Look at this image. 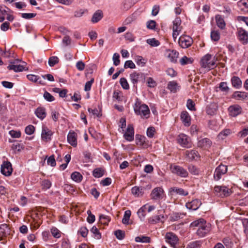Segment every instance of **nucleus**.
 I'll list each match as a JSON object with an SVG mask.
<instances>
[{"mask_svg": "<svg viewBox=\"0 0 248 248\" xmlns=\"http://www.w3.org/2000/svg\"><path fill=\"white\" fill-rule=\"evenodd\" d=\"M190 228L197 229V235L200 237H203L210 232V224L207 223L204 219L201 218L191 222Z\"/></svg>", "mask_w": 248, "mask_h": 248, "instance_id": "f257e3e1", "label": "nucleus"}, {"mask_svg": "<svg viewBox=\"0 0 248 248\" xmlns=\"http://www.w3.org/2000/svg\"><path fill=\"white\" fill-rule=\"evenodd\" d=\"M216 61L215 56L207 54L201 59V65L202 68L209 70L216 66Z\"/></svg>", "mask_w": 248, "mask_h": 248, "instance_id": "f03ea898", "label": "nucleus"}, {"mask_svg": "<svg viewBox=\"0 0 248 248\" xmlns=\"http://www.w3.org/2000/svg\"><path fill=\"white\" fill-rule=\"evenodd\" d=\"M134 109L136 114L139 115L142 118H148L150 115V110L145 104H142L137 101L135 104Z\"/></svg>", "mask_w": 248, "mask_h": 248, "instance_id": "7ed1b4c3", "label": "nucleus"}, {"mask_svg": "<svg viewBox=\"0 0 248 248\" xmlns=\"http://www.w3.org/2000/svg\"><path fill=\"white\" fill-rule=\"evenodd\" d=\"M170 169L172 173L181 177H186L188 176L187 170L180 166L171 164L170 166Z\"/></svg>", "mask_w": 248, "mask_h": 248, "instance_id": "20e7f679", "label": "nucleus"}, {"mask_svg": "<svg viewBox=\"0 0 248 248\" xmlns=\"http://www.w3.org/2000/svg\"><path fill=\"white\" fill-rule=\"evenodd\" d=\"M166 243L169 244L173 248H175L178 244L179 239L178 236L172 232H167L165 235Z\"/></svg>", "mask_w": 248, "mask_h": 248, "instance_id": "39448f33", "label": "nucleus"}, {"mask_svg": "<svg viewBox=\"0 0 248 248\" xmlns=\"http://www.w3.org/2000/svg\"><path fill=\"white\" fill-rule=\"evenodd\" d=\"M232 192V190L226 186H216L214 187V193L218 196L228 197Z\"/></svg>", "mask_w": 248, "mask_h": 248, "instance_id": "423d86ee", "label": "nucleus"}, {"mask_svg": "<svg viewBox=\"0 0 248 248\" xmlns=\"http://www.w3.org/2000/svg\"><path fill=\"white\" fill-rule=\"evenodd\" d=\"M176 140L177 143L182 147L190 148L191 147L190 139L184 134H180L177 136Z\"/></svg>", "mask_w": 248, "mask_h": 248, "instance_id": "0eeeda50", "label": "nucleus"}, {"mask_svg": "<svg viewBox=\"0 0 248 248\" xmlns=\"http://www.w3.org/2000/svg\"><path fill=\"white\" fill-rule=\"evenodd\" d=\"M182 28L181 19L179 18H175L173 22V25L172 27L173 31L172 37L175 40L181 33Z\"/></svg>", "mask_w": 248, "mask_h": 248, "instance_id": "6e6552de", "label": "nucleus"}, {"mask_svg": "<svg viewBox=\"0 0 248 248\" xmlns=\"http://www.w3.org/2000/svg\"><path fill=\"white\" fill-rule=\"evenodd\" d=\"M165 196V192L162 187L154 188L150 194L151 198L153 200L162 199Z\"/></svg>", "mask_w": 248, "mask_h": 248, "instance_id": "1a4fd4ad", "label": "nucleus"}, {"mask_svg": "<svg viewBox=\"0 0 248 248\" xmlns=\"http://www.w3.org/2000/svg\"><path fill=\"white\" fill-rule=\"evenodd\" d=\"M192 42V38L188 35H181L179 39V44L183 48H186L190 46Z\"/></svg>", "mask_w": 248, "mask_h": 248, "instance_id": "9d476101", "label": "nucleus"}, {"mask_svg": "<svg viewBox=\"0 0 248 248\" xmlns=\"http://www.w3.org/2000/svg\"><path fill=\"white\" fill-rule=\"evenodd\" d=\"M242 107L238 104L230 106L228 108L229 114L232 117H236L242 112Z\"/></svg>", "mask_w": 248, "mask_h": 248, "instance_id": "9b49d317", "label": "nucleus"}, {"mask_svg": "<svg viewBox=\"0 0 248 248\" xmlns=\"http://www.w3.org/2000/svg\"><path fill=\"white\" fill-rule=\"evenodd\" d=\"M18 60H16V61L11 62V64L9 65L7 68L9 70H13L16 72H22L23 70H28V69H26V63L25 62H22L21 64H17L16 62H18Z\"/></svg>", "mask_w": 248, "mask_h": 248, "instance_id": "f8f14e48", "label": "nucleus"}, {"mask_svg": "<svg viewBox=\"0 0 248 248\" xmlns=\"http://www.w3.org/2000/svg\"><path fill=\"white\" fill-rule=\"evenodd\" d=\"M53 132L47 127L43 126L41 132V139L45 142H48L51 140Z\"/></svg>", "mask_w": 248, "mask_h": 248, "instance_id": "ddd939ff", "label": "nucleus"}, {"mask_svg": "<svg viewBox=\"0 0 248 248\" xmlns=\"http://www.w3.org/2000/svg\"><path fill=\"white\" fill-rule=\"evenodd\" d=\"M227 171V167L226 165L220 164L216 169L214 173V178L216 180H219L222 175L225 174Z\"/></svg>", "mask_w": 248, "mask_h": 248, "instance_id": "4468645a", "label": "nucleus"}, {"mask_svg": "<svg viewBox=\"0 0 248 248\" xmlns=\"http://www.w3.org/2000/svg\"><path fill=\"white\" fill-rule=\"evenodd\" d=\"M136 143L137 145L141 146L144 149H147L150 146L148 141L144 136L137 135L136 136Z\"/></svg>", "mask_w": 248, "mask_h": 248, "instance_id": "2eb2a0df", "label": "nucleus"}, {"mask_svg": "<svg viewBox=\"0 0 248 248\" xmlns=\"http://www.w3.org/2000/svg\"><path fill=\"white\" fill-rule=\"evenodd\" d=\"M13 169L11 163L9 161H4L1 166V171L5 176H10L12 172Z\"/></svg>", "mask_w": 248, "mask_h": 248, "instance_id": "dca6fc26", "label": "nucleus"}, {"mask_svg": "<svg viewBox=\"0 0 248 248\" xmlns=\"http://www.w3.org/2000/svg\"><path fill=\"white\" fill-rule=\"evenodd\" d=\"M212 145V141L207 138H204L198 141L197 146L204 150H208Z\"/></svg>", "mask_w": 248, "mask_h": 248, "instance_id": "f3484780", "label": "nucleus"}, {"mask_svg": "<svg viewBox=\"0 0 248 248\" xmlns=\"http://www.w3.org/2000/svg\"><path fill=\"white\" fill-rule=\"evenodd\" d=\"M166 57L172 62L175 63L179 56V53L174 50H167L165 53Z\"/></svg>", "mask_w": 248, "mask_h": 248, "instance_id": "a211bd4d", "label": "nucleus"}, {"mask_svg": "<svg viewBox=\"0 0 248 248\" xmlns=\"http://www.w3.org/2000/svg\"><path fill=\"white\" fill-rule=\"evenodd\" d=\"M155 207L154 205H150L148 204H146L142 206L138 211L139 216L140 217H144L145 216V212L147 211L148 213L154 210Z\"/></svg>", "mask_w": 248, "mask_h": 248, "instance_id": "6ab92c4d", "label": "nucleus"}, {"mask_svg": "<svg viewBox=\"0 0 248 248\" xmlns=\"http://www.w3.org/2000/svg\"><path fill=\"white\" fill-rule=\"evenodd\" d=\"M185 155L189 160H197L200 158V155L198 152L194 150L186 151Z\"/></svg>", "mask_w": 248, "mask_h": 248, "instance_id": "aec40b11", "label": "nucleus"}, {"mask_svg": "<svg viewBox=\"0 0 248 248\" xmlns=\"http://www.w3.org/2000/svg\"><path fill=\"white\" fill-rule=\"evenodd\" d=\"M134 127L132 125H128L124 136V139L129 141H131L134 140Z\"/></svg>", "mask_w": 248, "mask_h": 248, "instance_id": "412c9836", "label": "nucleus"}, {"mask_svg": "<svg viewBox=\"0 0 248 248\" xmlns=\"http://www.w3.org/2000/svg\"><path fill=\"white\" fill-rule=\"evenodd\" d=\"M68 143L73 147L77 145V135L74 131H70L67 135Z\"/></svg>", "mask_w": 248, "mask_h": 248, "instance_id": "4be33fe9", "label": "nucleus"}, {"mask_svg": "<svg viewBox=\"0 0 248 248\" xmlns=\"http://www.w3.org/2000/svg\"><path fill=\"white\" fill-rule=\"evenodd\" d=\"M181 119L186 126H189L191 124V118L186 111H183L181 114Z\"/></svg>", "mask_w": 248, "mask_h": 248, "instance_id": "5701e85b", "label": "nucleus"}, {"mask_svg": "<svg viewBox=\"0 0 248 248\" xmlns=\"http://www.w3.org/2000/svg\"><path fill=\"white\" fill-rule=\"evenodd\" d=\"M201 204L199 200L196 199L186 203V207L189 210H196L199 208Z\"/></svg>", "mask_w": 248, "mask_h": 248, "instance_id": "b1692460", "label": "nucleus"}, {"mask_svg": "<svg viewBox=\"0 0 248 248\" xmlns=\"http://www.w3.org/2000/svg\"><path fill=\"white\" fill-rule=\"evenodd\" d=\"M232 97L238 100L248 99V93L245 92L236 91L233 93Z\"/></svg>", "mask_w": 248, "mask_h": 248, "instance_id": "393cba45", "label": "nucleus"}, {"mask_svg": "<svg viewBox=\"0 0 248 248\" xmlns=\"http://www.w3.org/2000/svg\"><path fill=\"white\" fill-rule=\"evenodd\" d=\"M238 36L239 40L243 44H247L248 42V33L245 30L240 29L238 31Z\"/></svg>", "mask_w": 248, "mask_h": 248, "instance_id": "a878e982", "label": "nucleus"}, {"mask_svg": "<svg viewBox=\"0 0 248 248\" xmlns=\"http://www.w3.org/2000/svg\"><path fill=\"white\" fill-rule=\"evenodd\" d=\"M180 87L178 83L174 80L169 82L167 85V88L173 93H175L179 90Z\"/></svg>", "mask_w": 248, "mask_h": 248, "instance_id": "bb28decb", "label": "nucleus"}, {"mask_svg": "<svg viewBox=\"0 0 248 248\" xmlns=\"http://www.w3.org/2000/svg\"><path fill=\"white\" fill-rule=\"evenodd\" d=\"M169 192L171 195L175 194H179L180 195L186 196L188 194V192L185 191L183 189L178 188L177 187H171L169 189Z\"/></svg>", "mask_w": 248, "mask_h": 248, "instance_id": "cd10ccee", "label": "nucleus"}, {"mask_svg": "<svg viewBox=\"0 0 248 248\" xmlns=\"http://www.w3.org/2000/svg\"><path fill=\"white\" fill-rule=\"evenodd\" d=\"M217 106L216 103L209 104L206 108V112L208 115L213 116L216 114Z\"/></svg>", "mask_w": 248, "mask_h": 248, "instance_id": "c85d7f7f", "label": "nucleus"}, {"mask_svg": "<svg viewBox=\"0 0 248 248\" xmlns=\"http://www.w3.org/2000/svg\"><path fill=\"white\" fill-rule=\"evenodd\" d=\"M36 116L41 120L44 119L46 117V111L44 108L39 107L35 111Z\"/></svg>", "mask_w": 248, "mask_h": 248, "instance_id": "c756f323", "label": "nucleus"}, {"mask_svg": "<svg viewBox=\"0 0 248 248\" xmlns=\"http://www.w3.org/2000/svg\"><path fill=\"white\" fill-rule=\"evenodd\" d=\"M8 226L6 224H2L0 225V240H2L3 237H5L8 232Z\"/></svg>", "mask_w": 248, "mask_h": 248, "instance_id": "7c9ffc66", "label": "nucleus"}, {"mask_svg": "<svg viewBox=\"0 0 248 248\" xmlns=\"http://www.w3.org/2000/svg\"><path fill=\"white\" fill-rule=\"evenodd\" d=\"M232 134V131L230 129H225L221 131L218 135V140H223Z\"/></svg>", "mask_w": 248, "mask_h": 248, "instance_id": "2f4dec72", "label": "nucleus"}, {"mask_svg": "<svg viewBox=\"0 0 248 248\" xmlns=\"http://www.w3.org/2000/svg\"><path fill=\"white\" fill-rule=\"evenodd\" d=\"M215 18L217 26L221 29H224L226 24L222 16L219 15H217L216 16Z\"/></svg>", "mask_w": 248, "mask_h": 248, "instance_id": "473e14b6", "label": "nucleus"}, {"mask_svg": "<svg viewBox=\"0 0 248 248\" xmlns=\"http://www.w3.org/2000/svg\"><path fill=\"white\" fill-rule=\"evenodd\" d=\"M27 78L29 80L32 82L38 83L42 85L44 84V81L41 79L40 77H38L37 76L31 74L28 75L27 76Z\"/></svg>", "mask_w": 248, "mask_h": 248, "instance_id": "72a5a7b5", "label": "nucleus"}, {"mask_svg": "<svg viewBox=\"0 0 248 248\" xmlns=\"http://www.w3.org/2000/svg\"><path fill=\"white\" fill-rule=\"evenodd\" d=\"M231 82L232 86L236 89H239L242 86V81L238 77H233L231 79Z\"/></svg>", "mask_w": 248, "mask_h": 248, "instance_id": "f704fd0d", "label": "nucleus"}, {"mask_svg": "<svg viewBox=\"0 0 248 248\" xmlns=\"http://www.w3.org/2000/svg\"><path fill=\"white\" fill-rule=\"evenodd\" d=\"M135 240L138 243H149L151 242V238L146 236L140 235L136 237Z\"/></svg>", "mask_w": 248, "mask_h": 248, "instance_id": "c9c22d12", "label": "nucleus"}, {"mask_svg": "<svg viewBox=\"0 0 248 248\" xmlns=\"http://www.w3.org/2000/svg\"><path fill=\"white\" fill-rule=\"evenodd\" d=\"M130 77L132 83L135 84H137L139 81L140 78H141V75L139 73L134 72L130 74Z\"/></svg>", "mask_w": 248, "mask_h": 248, "instance_id": "e433bc0d", "label": "nucleus"}, {"mask_svg": "<svg viewBox=\"0 0 248 248\" xmlns=\"http://www.w3.org/2000/svg\"><path fill=\"white\" fill-rule=\"evenodd\" d=\"M103 17V13L100 10L97 11L93 15L92 21L93 23L98 22Z\"/></svg>", "mask_w": 248, "mask_h": 248, "instance_id": "4c0bfd02", "label": "nucleus"}, {"mask_svg": "<svg viewBox=\"0 0 248 248\" xmlns=\"http://www.w3.org/2000/svg\"><path fill=\"white\" fill-rule=\"evenodd\" d=\"M241 10L245 13H248V0H241L238 3Z\"/></svg>", "mask_w": 248, "mask_h": 248, "instance_id": "58836bf2", "label": "nucleus"}, {"mask_svg": "<svg viewBox=\"0 0 248 248\" xmlns=\"http://www.w3.org/2000/svg\"><path fill=\"white\" fill-rule=\"evenodd\" d=\"M71 179L76 182L79 183L82 180V175L78 172L75 171L71 175Z\"/></svg>", "mask_w": 248, "mask_h": 248, "instance_id": "ea45409f", "label": "nucleus"}, {"mask_svg": "<svg viewBox=\"0 0 248 248\" xmlns=\"http://www.w3.org/2000/svg\"><path fill=\"white\" fill-rule=\"evenodd\" d=\"M50 232L52 236L55 238H59L62 236V232L55 227H52L50 229Z\"/></svg>", "mask_w": 248, "mask_h": 248, "instance_id": "a19ab883", "label": "nucleus"}, {"mask_svg": "<svg viewBox=\"0 0 248 248\" xmlns=\"http://www.w3.org/2000/svg\"><path fill=\"white\" fill-rule=\"evenodd\" d=\"M132 193L135 197H140L143 195L142 189L140 187L135 186L132 187L131 189Z\"/></svg>", "mask_w": 248, "mask_h": 248, "instance_id": "79ce46f5", "label": "nucleus"}, {"mask_svg": "<svg viewBox=\"0 0 248 248\" xmlns=\"http://www.w3.org/2000/svg\"><path fill=\"white\" fill-rule=\"evenodd\" d=\"M104 170L101 168H96L93 172V175L94 177L99 178L104 174Z\"/></svg>", "mask_w": 248, "mask_h": 248, "instance_id": "37998d69", "label": "nucleus"}, {"mask_svg": "<svg viewBox=\"0 0 248 248\" xmlns=\"http://www.w3.org/2000/svg\"><path fill=\"white\" fill-rule=\"evenodd\" d=\"M193 62V60L191 58H188L186 56H184L180 59V63L182 65L191 64Z\"/></svg>", "mask_w": 248, "mask_h": 248, "instance_id": "c03bdc74", "label": "nucleus"}, {"mask_svg": "<svg viewBox=\"0 0 248 248\" xmlns=\"http://www.w3.org/2000/svg\"><path fill=\"white\" fill-rule=\"evenodd\" d=\"M156 134V130L154 127L150 126L147 129L146 135L149 138H153Z\"/></svg>", "mask_w": 248, "mask_h": 248, "instance_id": "a18cd8bd", "label": "nucleus"}, {"mask_svg": "<svg viewBox=\"0 0 248 248\" xmlns=\"http://www.w3.org/2000/svg\"><path fill=\"white\" fill-rule=\"evenodd\" d=\"M131 214V213L130 210H128L125 211L123 218L122 219V222L124 224H128Z\"/></svg>", "mask_w": 248, "mask_h": 248, "instance_id": "49530a36", "label": "nucleus"}, {"mask_svg": "<svg viewBox=\"0 0 248 248\" xmlns=\"http://www.w3.org/2000/svg\"><path fill=\"white\" fill-rule=\"evenodd\" d=\"M59 62V58L56 56H52L49 58L48 64L50 66H54L56 64L58 63Z\"/></svg>", "mask_w": 248, "mask_h": 248, "instance_id": "de8ad7c7", "label": "nucleus"}, {"mask_svg": "<svg viewBox=\"0 0 248 248\" xmlns=\"http://www.w3.org/2000/svg\"><path fill=\"white\" fill-rule=\"evenodd\" d=\"M99 221L101 224L106 225L109 222L110 218L108 216L102 215L99 217Z\"/></svg>", "mask_w": 248, "mask_h": 248, "instance_id": "09e8293b", "label": "nucleus"}, {"mask_svg": "<svg viewBox=\"0 0 248 248\" xmlns=\"http://www.w3.org/2000/svg\"><path fill=\"white\" fill-rule=\"evenodd\" d=\"M211 38L214 41H217L220 39V33L218 31H213L211 33Z\"/></svg>", "mask_w": 248, "mask_h": 248, "instance_id": "8fccbe9b", "label": "nucleus"}, {"mask_svg": "<svg viewBox=\"0 0 248 248\" xmlns=\"http://www.w3.org/2000/svg\"><path fill=\"white\" fill-rule=\"evenodd\" d=\"M91 232L94 235V237L96 239H99L101 238V233L99 232V230H98L96 227L93 226L91 230Z\"/></svg>", "mask_w": 248, "mask_h": 248, "instance_id": "3c124183", "label": "nucleus"}, {"mask_svg": "<svg viewBox=\"0 0 248 248\" xmlns=\"http://www.w3.org/2000/svg\"><path fill=\"white\" fill-rule=\"evenodd\" d=\"M120 83L123 89L127 90L129 88V84L126 78H123L120 79Z\"/></svg>", "mask_w": 248, "mask_h": 248, "instance_id": "603ef678", "label": "nucleus"}, {"mask_svg": "<svg viewBox=\"0 0 248 248\" xmlns=\"http://www.w3.org/2000/svg\"><path fill=\"white\" fill-rule=\"evenodd\" d=\"M25 133L29 135L32 134L35 131V127L32 125H29L25 128Z\"/></svg>", "mask_w": 248, "mask_h": 248, "instance_id": "864d4df0", "label": "nucleus"}, {"mask_svg": "<svg viewBox=\"0 0 248 248\" xmlns=\"http://www.w3.org/2000/svg\"><path fill=\"white\" fill-rule=\"evenodd\" d=\"M78 233H79L82 237H85L87 236L88 233V230L85 227H82L78 230Z\"/></svg>", "mask_w": 248, "mask_h": 248, "instance_id": "5fc2aeb1", "label": "nucleus"}, {"mask_svg": "<svg viewBox=\"0 0 248 248\" xmlns=\"http://www.w3.org/2000/svg\"><path fill=\"white\" fill-rule=\"evenodd\" d=\"M219 88L221 91L225 92H228L229 90L227 83L225 82H221L219 84Z\"/></svg>", "mask_w": 248, "mask_h": 248, "instance_id": "6e6d98bb", "label": "nucleus"}, {"mask_svg": "<svg viewBox=\"0 0 248 248\" xmlns=\"http://www.w3.org/2000/svg\"><path fill=\"white\" fill-rule=\"evenodd\" d=\"M9 134L13 138H19L21 137V132L14 130L9 131Z\"/></svg>", "mask_w": 248, "mask_h": 248, "instance_id": "4d7b16f0", "label": "nucleus"}, {"mask_svg": "<svg viewBox=\"0 0 248 248\" xmlns=\"http://www.w3.org/2000/svg\"><path fill=\"white\" fill-rule=\"evenodd\" d=\"M147 42L152 46H156L159 45V41L155 38L148 39Z\"/></svg>", "mask_w": 248, "mask_h": 248, "instance_id": "13d9d810", "label": "nucleus"}, {"mask_svg": "<svg viewBox=\"0 0 248 248\" xmlns=\"http://www.w3.org/2000/svg\"><path fill=\"white\" fill-rule=\"evenodd\" d=\"M41 186L43 188L47 189L51 187V183L50 181L48 180H45L42 182Z\"/></svg>", "mask_w": 248, "mask_h": 248, "instance_id": "bf43d9fd", "label": "nucleus"}, {"mask_svg": "<svg viewBox=\"0 0 248 248\" xmlns=\"http://www.w3.org/2000/svg\"><path fill=\"white\" fill-rule=\"evenodd\" d=\"M87 213L88 215L87 219V221L90 223H93L95 220V216L92 214L90 210H88Z\"/></svg>", "mask_w": 248, "mask_h": 248, "instance_id": "052dcab7", "label": "nucleus"}, {"mask_svg": "<svg viewBox=\"0 0 248 248\" xmlns=\"http://www.w3.org/2000/svg\"><path fill=\"white\" fill-rule=\"evenodd\" d=\"M135 60L138 65H141V66H143L146 63L145 60L140 56H137Z\"/></svg>", "mask_w": 248, "mask_h": 248, "instance_id": "680f3d73", "label": "nucleus"}, {"mask_svg": "<svg viewBox=\"0 0 248 248\" xmlns=\"http://www.w3.org/2000/svg\"><path fill=\"white\" fill-rule=\"evenodd\" d=\"M114 234L116 237L119 240L123 239L124 237V232L121 230L116 231Z\"/></svg>", "mask_w": 248, "mask_h": 248, "instance_id": "e2e57ef3", "label": "nucleus"}, {"mask_svg": "<svg viewBox=\"0 0 248 248\" xmlns=\"http://www.w3.org/2000/svg\"><path fill=\"white\" fill-rule=\"evenodd\" d=\"M47 163L48 165H50L52 167L56 166V161L53 155L50 156L48 158Z\"/></svg>", "mask_w": 248, "mask_h": 248, "instance_id": "0e129e2a", "label": "nucleus"}, {"mask_svg": "<svg viewBox=\"0 0 248 248\" xmlns=\"http://www.w3.org/2000/svg\"><path fill=\"white\" fill-rule=\"evenodd\" d=\"M188 170L189 172L193 175H197L199 174L198 169L194 166L190 165L188 167Z\"/></svg>", "mask_w": 248, "mask_h": 248, "instance_id": "69168bd1", "label": "nucleus"}, {"mask_svg": "<svg viewBox=\"0 0 248 248\" xmlns=\"http://www.w3.org/2000/svg\"><path fill=\"white\" fill-rule=\"evenodd\" d=\"M186 106L187 108L191 110H195V104L191 99H188L187 101Z\"/></svg>", "mask_w": 248, "mask_h": 248, "instance_id": "338daca9", "label": "nucleus"}, {"mask_svg": "<svg viewBox=\"0 0 248 248\" xmlns=\"http://www.w3.org/2000/svg\"><path fill=\"white\" fill-rule=\"evenodd\" d=\"M201 244L199 241H195L192 243H190L188 246L187 248H200Z\"/></svg>", "mask_w": 248, "mask_h": 248, "instance_id": "774afa93", "label": "nucleus"}]
</instances>
